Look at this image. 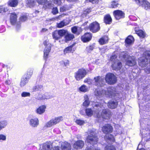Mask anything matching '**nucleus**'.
<instances>
[{
    "label": "nucleus",
    "instance_id": "774afa93",
    "mask_svg": "<svg viewBox=\"0 0 150 150\" xmlns=\"http://www.w3.org/2000/svg\"><path fill=\"white\" fill-rule=\"evenodd\" d=\"M54 150H60V148L58 146H55L54 147Z\"/></svg>",
    "mask_w": 150,
    "mask_h": 150
},
{
    "label": "nucleus",
    "instance_id": "6ab92c4d",
    "mask_svg": "<svg viewBox=\"0 0 150 150\" xmlns=\"http://www.w3.org/2000/svg\"><path fill=\"white\" fill-rule=\"evenodd\" d=\"M83 142L81 140L76 142L74 144L73 147L74 148L79 149L82 148L84 146Z\"/></svg>",
    "mask_w": 150,
    "mask_h": 150
},
{
    "label": "nucleus",
    "instance_id": "8fccbe9b",
    "mask_svg": "<svg viewBox=\"0 0 150 150\" xmlns=\"http://www.w3.org/2000/svg\"><path fill=\"white\" fill-rule=\"evenodd\" d=\"M30 96V93L28 92H23L21 94V96L23 97Z\"/></svg>",
    "mask_w": 150,
    "mask_h": 150
},
{
    "label": "nucleus",
    "instance_id": "69168bd1",
    "mask_svg": "<svg viewBox=\"0 0 150 150\" xmlns=\"http://www.w3.org/2000/svg\"><path fill=\"white\" fill-rule=\"evenodd\" d=\"M84 100L85 101H89V98L88 95H85L84 96Z\"/></svg>",
    "mask_w": 150,
    "mask_h": 150
},
{
    "label": "nucleus",
    "instance_id": "58836bf2",
    "mask_svg": "<svg viewBox=\"0 0 150 150\" xmlns=\"http://www.w3.org/2000/svg\"><path fill=\"white\" fill-rule=\"evenodd\" d=\"M7 125V122L5 121H2L0 122V127L1 129L4 128Z\"/></svg>",
    "mask_w": 150,
    "mask_h": 150
},
{
    "label": "nucleus",
    "instance_id": "79ce46f5",
    "mask_svg": "<svg viewBox=\"0 0 150 150\" xmlns=\"http://www.w3.org/2000/svg\"><path fill=\"white\" fill-rule=\"evenodd\" d=\"M144 55L145 57L147 60L150 59V51H147L145 52L144 53Z\"/></svg>",
    "mask_w": 150,
    "mask_h": 150
},
{
    "label": "nucleus",
    "instance_id": "3c124183",
    "mask_svg": "<svg viewBox=\"0 0 150 150\" xmlns=\"http://www.w3.org/2000/svg\"><path fill=\"white\" fill-rule=\"evenodd\" d=\"M58 10L57 7L53 8L52 9V13L53 14L55 15L58 13Z\"/></svg>",
    "mask_w": 150,
    "mask_h": 150
},
{
    "label": "nucleus",
    "instance_id": "b1692460",
    "mask_svg": "<svg viewBox=\"0 0 150 150\" xmlns=\"http://www.w3.org/2000/svg\"><path fill=\"white\" fill-rule=\"evenodd\" d=\"M134 41V39L133 37L131 35H129L126 39L125 42L127 45H130L133 43Z\"/></svg>",
    "mask_w": 150,
    "mask_h": 150
},
{
    "label": "nucleus",
    "instance_id": "e433bc0d",
    "mask_svg": "<svg viewBox=\"0 0 150 150\" xmlns=\"http://www.w3.org/2000/svg\"><path fill=\"white\" fill-rule=\"evenodd\" d=\"M33 72V70L31 69H29L27 73L25 75L26 76L25 77H27V79L30 77L31 75L32 74Z\"/></svg>",
    "mask_w": 150,
    "mask_h": 150
},
{
    "label": "nucleus",
    "instance_id": "72a5a7b5",
    "mask_svg": "<svg viewBox=\"0 0 150 150\" xmlns=\"http://www.w3.org/2000/svg\"><path fill=\"white\" fill-rule=\"evenodd\" d=\"M52 36L53 38L56 40H58L60 39V36L58 34L57 30H56L52 33Z\"/></svg>",
    "mask_w": 150,
    "mask_h": 150
},
{
    "label": "nucleus",
    "instance_id": "603ef678",
    "mask_svg": "<svg viewBox=\"0 0 150 150\" xmlns=\"http://www.w3.org/2000/svg\"><path fill=\"white\" fill-rule=\"evenodd\" d=\"M32 0H28V2L27 3V5L30 8L33 7L35 5V1H34V4L32 6H30V5H32Z\"/></svg>",
    "mask_w": 150,
    "mask_h": 150
},
{
    "label": "nucleus",
    "instance_id": "aec40b11",
    "mask_svg": "<svg viewBox=\"0 0 150 150\" xmlns=\"http://www.w3.org/2000/svg\"><path fill=\"white\" fill-rule=\"evenodd\" d=\"M92 35L91 34L88 33H86L81 37L82 40L84 42H86L89 41L91 39Z\"/></svg>",
    "mask_w": 150,
    "mask_h": 150
},
{
    "label": "nucleus",
    "instance_id": "9b49d317",
    "mask_svg": "<svg viewBox=\"0 0 150 150\" xmlns=\"http://www.w3.org/2000/svg\"><path fill=\"white\" fill-rule=\"evenodd\" d=\"M99 111L98 110L96 111L95 112H93V111L90 108H87L85 110V112L86 115L89 117H91L93 115L96 116L98 117H99L100 116L99 114Z\"/></svg>",
    "mask_w": 150,
    "mask_h": 150
},
{
    "label": "nucleus",
    "instance_id": "f257e3e1",
    "mask_svg": "<svg viewBox=\"0 0 150 150\" xmlns=\"http://www.w3.org/2000/svg\"><path fill=\"white\" fill-rule=\"evenodd\" d=\"M89 134L88 135L86 139V142L88 144L86 150H100L98 148H94L91 144H96L98 141V138L95 135V133L93 131H89Z\"/></svg>",
    "mask_w": 150,
    "mask_h": 150
},
{
    "label": "nucleus",
    "instance_id": "6e6d98bb",
    "mask_svg": "<svg viewBox=\"0 0 150 150\" xmlns=\"http://www.w3.org/2000/svg\"><path fill=\"white\" fill-rule=\"evenodd\" d=\"M77 30V27L76 26H74L73 27L71 28V31L73 33H75Z\"/></svg>",
    "mask_w": 150,
    "mask_h": 150
},
{
    "label": "nucleus",
    "instance_id": "49530a36",
    "mask_svg": "<svg viewBox=\"0 0 150 150\" xmlns=\"http://www.w3.org/2000/svg\"><path fill=\"white\" fill-rule=\"evenodd\" d=\"M89 101H85L83 103L82 105L85 108H87L88 106L90 104Z\"/></svg>",
    "mask_w": 150,
    "mask_h": 150
},
{
    "label": "nucleus",
    "instance_id": "ddd939ff",
    "mask_svg": "<svg viewBox=\"0 0 150 150\" xmlns=\"http://www.w3.org/2000/svg\"><path fill=\"white\" fill-rule=\"evenodd\" d=\"M111 67L113 69L118 70L121 68L122 67V63L118 60H116L115 62L112 63Z\"/></svg>",
    "mask_w": 150,
    "mask_h": 150
},
{
    "label": "nucleus",
    "instance_id": "f3484780",
    "mask_svg": "<svg viewBox=\"0 0 150 150\" xmlns=\"http://www.w3.org/2000/svg\"><path fill=\"white\" fill-rule=\"evenodd\" d=\"M62 150H71V146L70 144L67 142H62L61 144Z\"/></svg>",
    "mask_w": 150,
    "mask_h": 150
},
{
    "label": "nucleus",
    "instance_id": "2f4dec72",
    "mask_svg": "<svg viewBox=\"0 0 150 150\" xmlns=\"http://www.w3.org/2000/svg\"><path fill=\"white\" fill-rule=\"evenodd\" d=\"M79 90L80 91L86 92L88 91L89 89L87 86L84 85H83L79 88Z\"/></svg>",
    "mask_w": 150,
    "mask_h": 150
},
{
    "label": "nucleus",
    "instance_id": "4c0bfd02",
    "mask_svg": "<svg viewBox=\"0 0 150 150\" xmlns=\"http://www.w3.org/2000/svg\"><path fill=\"white\" fill-rule=\"evenodd\" d=\"M119 5V4L117 1H114L111 2V6L112 8H116L118 7Z\"/></svg>",
    "mask_w": 150,
    "mask_h": 150
},
{
    "label": "nucleus",
    "instance_id": "c03bdc74",
    "mask_svg": "<svg viewBox=\"0 0 150 150\" xmlns=\"http://www.w3.org/2000/svg\"><path fill=\"white\" fill-rule=\"evenodd\" d=\"M66 25L64 21H62L59 23L58 24L57 27L59 28H61Z\"/></svg>",
    "mask_w": 150,
    "mask_h": 150
},
{
    "label": "nucleus",
    "instance_id": "680f3d73",
    "mask_svg": "<svg viewBox=\"0 0 150 150\" xmlns=\"http://www.w3.org/2000/svg\"><path fill=\"white\" fill-rule=\"evenodd\" d=\"M67 8L65 6H63L60 8V11L61 12H63L67 10Z\"/></svg>",
    "mask_w": 150,
    "mask_h": 150
},
{
    "label": "nucleus",
    "instance_id": "4be33fe9",
    "mask_svg": "<svg viewBox=\"0 0 150 150\" xmlns=\"http://www.w3.org/2000/svg\"><path fill=\"white\" fill-rule=\"evenodd\" d=\"M103 91H104V90H100L96 89L94 91L95 95L97 98L102 97L105 94V93Z\"/></svg>",
    "mask_w": 150,
    "mask_h": 150
},
{
    "label": "nucleus",
    "instance_id": "f704fd0d",
    "mask_svg": "<svg viewBox=\"0 0 150 150\" xmlns=\"http://www.w3.org/2000/svg\"><path fill=\"white\" fill-rule=\"evenodd\" d=\"M37 1L40 4H47L48 5L51 4V3L47 1V0H37Z\"/></svg>",
    "mask_w": 150,
    "mask_h": 150
},
{
    "label": "nucleus",
    "instance_id": "423d86ee",
    "mask_svg": "<svg viewBox=\"0 0 150 150\" xmlns=\"http://www.w3.org/2000/svg\"><path fill=\"white\" fill-rule=\"evenodd\" d=\"M44 44L46 46L44 50V58L45 59H46L51 50V45L47 40L44 41Z\"/></svg>",
    "mask_w": 150,
    "mask_h": 150
},
{
    "label": "nucleus",
    "instance_id": "393cba45",
    "mask_svg": "<svg viewBox=\"0 0 150 150\" xmlns=\"http://www.w3.org/2000/svg\"><path fill=\"white\" fill-rule=\"evenodd\" d=\"M46 108V107L45 105L40 106L36 110V112L38 114H41L45 112Z\"/></svg>",
    "mask_w": 150,
    "mask_h": 150
},
{
    "label": "nucleus",
    "instance_id": "bf43d9fd",
    "mask_svg": "<svg viewBox=\"0 0 150 150\" xmlns=\"http://www.w3.org/2000/svg\"><path fill=\"white\" fill-rule=\"evenodd\" d=\"M91 9L88 8L86 9L84 11V14H87L91 12Z\"/></svg>",
    "mask_w": 150,
    "mask_h": 150
},
{
    "label": "nucleus",
    "instance_id": "39448f33",
    "mask_svg": "<svg viewBox=\"0 0 150 150\" xmlns=\"http://www.w3.org/2000/svg\"><path fill=\"white\" fill-rule=\"evenodd\" d=\"M62 117L59 116L55 117L54 119H52L46 123L45 126L47 127H50L56 125L62 121Z\"/></svg>",
    "mask_w": 150,
    "mask_h": 150
},
{
    "label": "nucleus",
    "instance_id": "dca6fc26",
    "mask_svg": "<svg viewBox=\"0 0 150 150\" xmlns=\"http://www.w3.org/2000/svg\"><path fill=\"white\" fill-rule=\"evenodd\" d=\"M148 63V60L145 57H142L139 59V66L141 67H144L147 65Z\"/></svg>",
    "mask_w": 150,
    "mask_h": 150
},
{
    "label": "nucleus",
    "instance_id": "1a4fd4ad",
    "mask_svg": "<svg viewBox=\"0 0 150 150\" xmlns=\"http://www.w3.org/2000/svg\"><path fill=\"white\" fill-rule=\"evenodd\" d=\"M89 28L93 33H96L100 30L99 24L96 22H93L90 25Z\"/></svg>",
    "mask_w": 150,
    "mask_h": 150
},
{
    "label": "nucleus",
    "instance_id": "0eeeda50",
    "mask_svg": "<svg viewBox=\"0 0 150 150\" xmlns=\"http://www.w3.org/2000/svg\"><path fill=\"white\" fill-rule=\"evenodd\" d=\"M139 6H142L146 10H150V3L146 0H134Z\"/></svg>",
    "mask_w": 150,
    "mask_h": 150
},
{
    "label": "nucleus",
    "instance_id": "f03ea898",
    "mask_svg": "<svg viewBox=\"0 0 150 150\" xmlns=\"http://www.w3.org/2000/svg\"><path fill=\"white\" fill-rule=\"evenodd\" d=\"M125 59V64L130 67L134 66L136 64V61L135 57L134 56H130L126 53H122L120 55Z\"/></svg>",
    "mask_w": 150,
    "mask_h": 150
},
{
    "label": "nucleus",
    "instance_id": "bb28decb",
    "mask_svg": "<svg viewBox=\"0 0 150 150\" xmlns=\"http://www.w3.org/2000/svg\"><path fill=\"white\" fill-rule=\"evenodd\" d=\"M74 38V35L68 33L67 32L65 36V41L66 42Z\"/></svg>",
    "mask_w": 150,
    "mask_h": 150
},
{
    "label": "nucleus",
    "instance_id": "e2e57ef3",
    "mask_svg": "<svg viewBox=\"0 0 150 150\" xmlns=\"http://www.w3.org/2000/svg\"><path fill=\"white\" fill-rule=\"evenodd\" d=\"M85 83H87L88 84H90L91 83V82L90 79H86L84 81Z\"/></svg>",
    "mask_w": 150,
    "mask_h": 150
},
{
    "label": "nucleus",
    "instance_id": "de8ad7c7",
    "mask_svg": "<svg viewBox=\"0 0 150 150\" xmlns=\"http://www.w3.org/2000/svg\"><path fill=\"white\" fill-rule=\"evenodd\" d=\"M105 150H115V149L113 146H106L105 148Z\"/></svg>",
    "mask_w": 150,
    "mask_h": 150
},
{
    "label": "nucleus",
    "instance_id": "a19ab883",
    "mask_svg": "<svg viewBox=\"0 0 150 150\" xmlns=\"http://www.w3.org/2000/svg\"><path fill=\"white\" fill-rule=\"evenodd\" d=\"M76 122L77 124L81 125H83L85 123V121L82 120L78 119L76 120Z\"/></svg>",
    "mask_w": 150,
    "mask_h": 150
},
{
    "label": "nucleus",
    "instance_id": "cd10ccee",
    "mask_svg": "<svg viewBox=\"0 0 150 150\" xmlns=\"http://www.w3.org/2000/svg\"><path fill=\"white\" fill-rule=\"evenodd\" d=\"M18 1L17 0H10L8 2V5L12 7H15L18 4Z\"/></svg>",
    "mask_w": 150,
    "mask_h": 150
},
{
    "label": "nucleus",
    "instance_id": "2eb2a0df",
    "mask_svg": "<svg viewBox=\"0 0 150 150\" xmlns=\"http://www.w3.org/2000/svg\"><path fill=\"white\" fill-rule=\"evenodd\" d=\"M111 115L110 110L108 109H104L101 112L102 117L105 119H109Z\"/></svg>",
    "mask_w": 150,
    "mask_h": 150
},
{
    "label": "nucleus",
    "instance_id": "f8f14e48",
    "mask_svg": "<svg viewBox=\"0 0 150 150\" xmlns=\"http://www.w3.org/2000/svg\"><path fill=\"white\" fill-rule=\"evenodd\" d=\"M113 14L117 20H119L121 18H124L125 17V13L122 11L116 10L113 12Z\"/></svg>",
    "mask_w": 150,
    "mask_h": 150
},
{
    "label": "nucleus",
    "instance_id": "4468645a",
    "mask_svg": "<svg viewBox=\"0 0 150 150\" xmlns=\"http://www.w3.org/2000/svg\"><path fill=\"white\" fill-rule=\"evenodd\" d=\"M102 131L105 134H108L111 133L112 131V127L110 125L107 124L102 127Z\"/></svg>",
    "mask_w": 150,
    "mask_h": 150
},
{
    "label": "nucleus",
    "instance_id": "5fc2aeb1",
    "mask_svg": "<svg viewBox=\"0 0 150 150\" xmlns=\"http://www.w3.org/2000/svg\"><path fill=\"white\" fill-rule=\"evenodd\" d=\"M117 58V56L116 55H112L110 58V60L112 62H114L115 61V60H117L116 59Z\"/></svg>",
    "mask_w": 150,
    "mask_h": 150
},
{
    "label": "nucleus",
    "instance_id": "338daca9",
    "mask_svg": "<svg viewBox=\"0 0 150 150\" xmlns=\"http://www.w3.org/2000/svg\"><path fill=\"white\" fill-rule=\"evenodd\" d=\"M2 11L5 12V8L2 6H0V13Z\"/></svg>",
    "mask_w": 150,
    "mask_h": 150
},
{
    "label": "nucleus",
    "instance_id": "6e6552de",
    "mask_svg": "<svg viewBox=\"0 0 150 150\" xmlns=\"http://www.w3.org/2000/svg\"><path fill=\"white\" fill-rule=\"evenodd\" d=\"M106 96L112 98L114 96L115 92V89L113 87H109L107 88L106 91H103Z\"/></svg>",
    "mask_w": 150,
    "mask_h": 150
},
{
    "label": "nucleus",
    "instance_id": "37998d69",
    "mask_svg": "<svg viewBox=\"0 0 150 150\" xmlns=\"http://www.w3.org/2000/svg\"><path fill=\"white\" fill-rule=\"evenodd\" d=\"M42 94L44 100L45 99H49L52 98V96L50 95L48 93H47Z\"/></svg>",
    "mask_w": 150,
    "mask_h": 150
},
{
    "label": "nucleus",
    "instance_id": "7ed1b4c3",
    "mask_svg": "<svg viewBox=\"0 0 150 150\" xmlns=\"http://www.w3.org/2000/svg\"><path fill=\"white\" fill-rule=\"evenodd\" d=\"M87 72L85 69L81 68L79 69L74 73V77L76 80L79 81L83 79L86 75Z\"/></svg>",
    "mask_w": 150,
    "mask_h": 150
},
{
    "label": "nucleus",
    "instance_id": "a878e982",
    "mask_svg": "<svg viewBox=\"0 0 150 150\" xmlns=\"http://www.w3.org/2000/svg\"><path fill=\"white\" fill-rule=\"evenodd\" d=\"M108 40V37L107 36H105L100 39L99 42L100 45H102L107 43Z\"/></svg>",
    "mask_w": 150,
    "mask_h": 150
},
{
    "label": "nucleus",
    "instance_id": "ea45409f",
    "mask_svg": "<svg viewBox=\"0 0 150 150\" xmlns=\"http://www.w3.org/2000/svg\"><path fill=\"white\" fill-rule=\"evenodd\" d=\"M72 47V46H70L65 48L64 50V54H65L67 53L71 52Z\"/></svg>",
    "mask_w": 150,
    "mask_h": 150
},
{
    "label": "nucleus",
    "instance_id": "c756f323",
    "mask_svg": "<svg viewBox=\"0 0 150 150\" xmlns=\"http://www.w3.org/2000/svg\"><path fill=\"white\" fill-rule=\"evenodd\" d=\"M104 22L106 24H110L112 22V19L109 15L106 16L104 18Z\"/></svg>",
    "mask_w": 150,
    "mask_h": 150
},
{
    "label": "nucleus",
    "instance_id": "c9c22d12",
    "mask_svg": "<svg viewBox=\"0 0 150 150\" xmlns=\"http://www.w3.org/2000/svg\"><path fill=\"white\" fill-rule=\"evenodd\" d=\"M28 79H27L26 77L25 78H23L21 82L20 85L21 87H23L24 86L26 83L28 82Z\"/></svg>",
    "mask_w": 150,
    "mask_h": 150
},
{
    "label": "nucleus",
    "instance_id": "0e129e2a",
    "mask_svg": "<svg viewBox=\"0 0 150 150\" xmlns=\"http://www.w3.org/2000/svg\"><path fill=\"white\" fill-rule=\"evenodd\" d=\"M54 3L58 5H60L61 4V1L60 0H54Z\"/></svg>",
    "mask_w": 150,
    "mask_h": 150
},
{
    "label": "nucleus",
    "instance_id": "09e8293b",
    "mask_svg": "<svg viewBox=\"0 0 150 150\" xmlns=\"http://www.w3.org/2000/svg\"><path fill=\"white\" fill-rule=\"evenodd\" d=\"M94 47L93 45H90L86 48V50L88 52H90L92 51L94 49Z\"/></svg>",
    "mask_w": 150,
    "mask_h": 150
},
{
    "label": "nucleus",
    "instance_id": "9d476101",
    "mask_svg": "<svg viewBox=\"0 0 150 150\" xmlns=\"http://www.w3.org/2000/svg\"><path fill=\"white\" fill-rule=\"evenodd\" d=\"M94 80L95 85L98 87H101L105 85L104 79L101 77L96 76L94 77Z\"/></svg>",
    "mask_w": 150,
    "mask_h": 150
},
{
    "label": "nucleus",
    "instance_id": "13d9d810",
    "mask_svg": "<svg viewBox=\"0 0 150 150\" xmlns=\"http://www.w3.org/2000/svg\"><path fill=\"white\" fill-rule=\"evenodd\" d=\"M6 137L4 135L1 134H0V140H2L4 141L6 140Z\"/></svg>",
    "mask_w": 150,
    "mask_h": 150
},
{
    "label": "nucleus",
    "instance_id": "052dcab7",
    "mask_svg": "<svg viewBox=\"0 0 150 150\" xmlns=\"http://www.w3.org/2000/svg\"><path fill=\"white\" fill-rule=\"evenodd\" d=\"M89 2L93 4H96L98 2L99 0H91Z\"/></svg>",
    "mask_w": 150,
    "mask_h": 150
},
{
    "label": "nucleus",
    "instance_id": "473e14b6",
    "mask_svg": "<svg viewBox=\"0 0 150 150\" xmlns=\"http://www.w3.org/2000/svg\"><path fill=\"white\" fill-rule=\"evenodd\" d=\"M136 33L138 36L142 38H144L145 36V33L142 30H139L137 31L135 30Z\"/></svg>",
    "mask_w": 150,
    "mask_h": 150
},
{
    "label": "nucleus",
    "instance_id": "7c9ffc66",
    "mask_svg": "<svg viewBox=\"0 0 150 150\" xmlns=\"http://www.w3.org/2000/svg\"><path fill=\"white\" fill-rule=\"evenodd\" d=\"M58 32V34L60 37H62L66 35L68 31L67 30L64 29L60 30H57Z\"/></svg>",
    "mask_w": 150,
    "mask_h": 150
},
{
    "label": "nucleus",
    "instance_id": "412c9836",
    "mask_svg": "<svg viewBox=\"0 0 150 150\" xmlns=\"http://www.w3.org/2000/svg\"><path fill=\"white\" fill-rule=\"evenodd\" d=\"M52 145L50 143L46 142L43 145V150H52Z\"/></svg>",
    "mask_w": 150,
    "mask_h": 150
},
{
    "label": "nucleus",
    "instance_id": "a18cd8bd",
    "mask_svg": "<svg viewBox=\"0 0 150 150\" xmlns=\"http://www.w3.org/2000/svg\"><path fill=\"white\" fill-rule=\"evenodd\" d=\"M105 139H108L109 140L112 141H114L113 137L111 134L106 135L105 137Z\"/></svg>",
    "mask_w": 150,
    "mask_h": 150
},
{
    "label": "nucleus",
    "instance_id": "4d7b16f0",
    "mask_svg": "<svg viewBox=\"0 0 150 150\" xmlns=\"http://www.w3.org/2000/svg\"><path fill=\"white\" fill-rule=\"evenodd\" d=\"M27 19V17L26 16H21L20 18V20L21 21L23 22L26 21Z\"/></svg>",
    "mask_w": 150,
    "mask_h": 150
},
{
    "label": "nucleus",
    "instance_id": "20e7f679",
    "mask_svg": "<svg viewBox=\"0 0 150 150\" xmlns=\"http://www.w3.org/2000/svg\"><path fill=\"white\" fill-rule=\"evenodd\" d=\"M105 80L107 83L110 84L115 83L117 81L116 78L114 74L108 73L105 76Z\"/></svg>",
    "mask_w": 150,
    "mask_h": 150
},
{
    "label": "nucleus",
    "instance_id": "5701e85b",
    "mask_svg": "<svg viewBox=\"0 0 150 150\" xmlns=\"http://www.w3.org/2000/svg\"><path fill=\"white\" fill-rule=\"evenodd\" d=\"M117 105V103L113 100L110 101L108 104V106L109 108L112 109L115 108Z\"/></svg>",
    "mask_w": 150,
    "mask_h": 150
},
{
    "label": "nucleus",
    "instance_id": "c85d7f7f",
    "mask_svg": "<svg viewBox=\"0 0 150 150\" xmlns=\"http://www.w3.org/2000/svg\"><path fill=\"white\" fill-rule=\"evenodd\" d=\"M17 18L16 15L15 13L11 14L10 16L11 22L12 24H13L16 22Z\"/></svg>",
    "mask_w": 150,
    "mask_h": 150
},
{
    "label": "nucleus",
    "instance_id": "864d4df0",
    "mask_svg": "<svg viewBox=\"0 0 150 150\" xmlns=\"http://www.w3.org/2000/svg\"><path fill=\"white\" fill-rule=\"evenodd\" d=\"M37 98L39 100H44L43 94H38Z\"/></svg>",
    "mask_w": 150,
    "mask_h": 150
},
{
    "label": "nucleus",
    "instance_id": "a211bd4d",
    "mask_svg": "<svg viewBox=\"0 0 150 150\" xmlns=\"http://www.w3.org/2000/svg\"><path fill=\"white\" fill-rule=\"evenodd\" d=\"M39 124V120L37 118H34L30 119L29 120V124L32 127H36Z\"/></svg>",
    "mask_w": 150,
    "mask_h": 150
}]
</instances>
